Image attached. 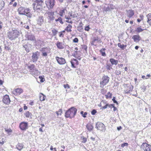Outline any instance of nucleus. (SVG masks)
Segmentation results:
<instances>
[{
  "label": "nucleus",
  "mask_w": 151,
  "mask_h": 151,
  "mask_svg": "<svg viewBox=\"0 0 151 151\" xmlns=\"http://www.w3.org/2000/svg\"><path fill=\"white\" fill-rule=\"evenodd\" d=\"M3 24L2 22L0 21V29H1L2 28V25Z\"/></svg>",
  "instance_id": "59"
},
{
  "label": "nucleus",
  "mask_w": 151,
  "mask_h": 151,
  "mask_svg": "<svg viewBox=\"0 0 151 151\" xmlns=\"http://www.w3.org/2000/svg\"><path fill=\"white\" fill-rule=\"evenodd\" d=\"M110 10V8L109 6L106 8H105L104 9V11H105L106 12L109 11Z\"/></svg>",
  "instance_id": "50"
},
{
  "label": "nucleus",
  "mask_w": 151,
  "mask_h": 151,
  "mask_svg": "<svg viewBox=\"0 0 151 151\" xmlns=\"http://www.w3.org/2000/svg\"><path fill=\"white\" fill-rule=\"evenodd\" d=\"M78 39L77 38H75L73 40V42L75 43H77L78 42Z\"/></svg>",
  "instance_id": "53"
},
{
  "label": "nucleus",
  "mask_w": 151,
  "mask_h": 151,
  "mask_svg": "<svg viewBox=\"0 0 151 151\" xmlns=\"http://www.w3.org/2000/svg\"><path fill=\"white\" fill-rule=\"evenodd\" d=\"M39 78L40 79V81L41 82H43L45 81V79L42 76H40L39 77Z\"/></svg>",
  "instance_id": "42"
},
{
  "label": "nucleus",
  "mask_w": 151,
  "mask_h": 151,
  "mask_svg": "<svg viewBox=\"0 0 151 151\" xmlns=\"http://www.w3.org/2000/svg\"><path fill=\"white\" fill-rule=\"evenodd\" d=\"M55 59L58 64L60 65H63L66 63L65 59L63 58L56 57Z\"/></svg>",
  "instance_id": "12"
},
{
  "label": "nucleus",
  "mask_w": 151,
  "mask_h": 151,
  "mask_svg": "<svg viewBox=\"0 0 151 151\" xmlns=\"http://www.w3.org/2000/svg\"><path fill=\"white\" fill-rule=\"evenodd\" d=\"M140 147L142 148L144 151H149L151 149V146L146 143H143L141 145Z\"/></svg>",
  "instance_id": "7"
},
{
  "label": "nucleus",
  "mask_w": 151,
  "mask_h": 151,
  "mask_svg": "<svg viewBox=\"0 0 151 151\" xmlns=\"http://www.w3.org/2000/svg\"><path fill=\"white\" fill-rule=\"evenodd\" d=\"M106 49L105 48L102 49L100 50V52L102 56H105L106 55V53L105 52V50Z\"/></svg>",
  "instance_id": "35"
},
{
  "label": "nucleus",
  "mask_w": 151,
  "mask_h": 151,
  "mask_svg": "<svg viewBox=\"0 0 151 151\" xmlns=\"http://www.w3.org/2000/svg\"><path fill=\"white\" fill-rule=\"evenodd\" d=\"M144 29H142L141 27H137L135 30L138 33H139L143 31Z\"/></svg>",
  "instance_id": "36"
},
{
  "label": "nucleus",
  "mask_w": 151,
  "mask_h": 151,
  "mask_svg": "<svg viewBox=\"0 0 151 151\" xmlns=\"http://www.w3.org/2000/svg\"><path fill=\"white\" fill-rule=\"evenodd\" d=\"M106 98L107 99L108 98L111 99L112 98V94L110 92H108L107 94L105 95Z\"/></svg>",
  "instance_id": "34"
},
{
  "label": "nucleus",
  "mask_w": 151,
  "mask_h": 151,
  "mask_svg": "<svg viewBox=\"0 0 151 151\" xmlns=\"http://www.w3.org/2000/svg\"><path fill=\"white\" fill-rule=\"evenodd\" d=\"M146 17L147 18V23L150 25H151V14L149 13L148 14L147 16Z\"/></svg>",
  "instance_id": "27"
},
{
  "label": "nucleus",
  "mask_w": 151,
  "mask_h": 151,
  "mask_svg": "<svg viewBox=\"0 0 151 151\" xmlns=\"http://www.w3.org/2000/svg\"><path fill=\"white\" fill-rule=\"evenodd\" d=\"M115 97H113V99H112V100L113 101L114 103H116L117 104H118V103L115 100Z\"/></svg>",
  "instance_id": "49"
},
{
  "label": "nucleus",
  "mask_w": 151,
  "mask_h": 151,
  "mask_svg": "<svg viewBox=\"0 0 151 151\" xmlns=\"http://www.w3.org/2000/svg\"><path fill=\"white\" fill-rule=\"evenodd\" d=\"M65 18L66 19H68V20L69 19H71V18L70 17H67L66 16H65Z\"/></svg>",
  "instance_id": "60"
},
{
  "label": "nucleus",
  "mask_w": 151,
  "mask_h": 151,
  "mask_svg": "<svg viewBox=\"0 0 151 151\" xmlns=\"http://www.w3.org/2000/svg\"><path fill=\"white\" fill-rule=\"evenodd\" d=\"M24 148V145L21 143H18L16 146V149L19 151H21Z\"/></svg>",
  "instance_id": "23"
},
{
  "label": "nucleus",
  "mask_w": 151,
  "mask_h": 151,
  "mask_svg": "<svg viewBox=\"0 0 151 151\" xmlns=\"http://www.w3.org/2000/svg\"><path fill=\"white\" fill-rule=\"evenodd\" d=\"M63 86L64 87V88H70L69 85L68 84L64 85Z\"/></svg>",
  "instance_id": "47"
},
{
  "label": "nucleus",
  "mask_w": 151,
  "mask_h": 151,
  "mask_svg": "<svg viewBox=\"0 0 151 151\" xmlns=\"http://www.w3.org/2000/svg\"><path fill=\"white\" fill-rule=\"evenodd\" d=\"M19 34L20 32L19 31L15 29L9 32L8 35V37L11 40H13L17 37Z\"/></svg>",
  "instance_id": "2"
},
{
  "label": "nucleus",
  "mask_w": 151,
  "mask_h": 151,
  "mask_svg": "<svg viewBox=\"0 0 151 151\" xmlns=\"http://www.w3.org/2000/svg\"><path fill=\"white\" fill-rule=\"evenodd\" d=\"M46 96L42 93H40V99L41 101H44L45 100Z\"/></svg>",
  "instance_id": "30"
},
{
  "label": "nucleus",
  "mask_w": 151,
  "mask_h": 151,
  "mask_svg": "<svg viewBox=\"0 0 151 151\" xmlns=\"http://www.w3.org/2000/svg\"><path fill=\"white\" fill-rule=\"evenodd\" d=\"M5 131L7 132L8 133H11L12 132V130L11 129H5Z\"/></svg>",
  "instance_id": "51"
},
{
  "label": "nucleus",
  "mask_w": 151,
  "mask_h": 151,
  "mask_svg": "<svg viewBox=\"0 0 151 151\" xmlns=\"http://www.w3.org/2000/svg\"><path fill=\"white\" fill-rule=\"evenodd\" d=\"M44 4L43 0H36L32 4L34 9H40L42 7Z\"/></svg>",
  "instance_id": "3"
},
{
  "label": "nucleus",
  "mask_w": 151,
  "mask_h": 151,
  "mask_svg": "<svg viewBox=\"0 0 151 151\" xmlns=\"http://www.w3.org/2000/svg\"><path fill=\"white\" fill-rule=\"evenodd\" d=\"M35 65L33 64L27 65V68L30 70L31 73L32 75L35 74V73L33 72V70H35V71H36V70L35 69Z\"/></svg>",
  "instance_id": "18"
},
{
  "label": "nucleus",
  "mask_w": 151,
  "mask_h": 151,
  "mask_svg": "<svg viewBox=\"0 0 151 151\" xmlns=\"http://www.w3.org/2000/svg\"><path fill=\"white\" fill-rule=\"evenodd\" d=\"M63 33H62V32H60V34L59 35V37H63Z\"/></svg>",
  "instance_id": "63"
},
{
  "label": "nucleus",
  "mask_w": 151,
  "mask_h": 151,
  "mask_svg": "<svg viewBox=\"0 0 151 151\" xmlns=\"http://www.w3.org/2000/svg\"><path fill=\"white\" fill-rule=\"evenodd\" d=\"M115 73L117 75H119L121 74V71L120 70H116L115 71Z\"/></svg>",
  "instance_id": "46"
},
{
  "label": "nucleus",
  "mask_w": 151,
  "mask_h": 151,
  "mask_svg": "<svg viewBox=\"0 0 151 151\" xmlns=\"http://www.w3.org/2000/svg\"><path fill=\"white\" fill-rule=\"evenodd\" d=\"M52 32L54 35H55L57 32V31L55 29H53L52 30Z\"/></svg>",
  "instance_id": "43"
},
{
  "label": "nucleus",
  "mask_w": 151,
  "mask_h": 151,
  "mask_svg": "<svg viewBox=\"0 0 151 151\" xmlns=\"http://www.w3.org/2000/svg\"><path fill=\"white\" fill-rule=\"evenodd\" d=\"M4 48L5 49L9 50L10 49V47H9L8 46H6V45H5V47H4Z\"/></svg>",
  "instance_id": "58"
},
{
  "label": "nucleus",
  "mask_w": 151,
  "mask_h": 151,
  "mask_svg": "<svg viewBox=\"0 0 151 151\" xmlns=\"http://www.w3.org/2000/svg\"><path fill=\"white\" fill-rule=\"evenodd\" d=\"M140 17L142 19H137V21L138 22H140L141 21V20L142 19L143 17V16L142 15V16H140Z\"/></svg>",
  "instance_id": "55"
},
{
  "label": "nucleus",
  "mask_w": 151,
  "mask_h": 151,
  "mask_svg": "<svg viewBox=\"0 0 151 151\" xmlns=\"http://www.w3.org/2000/svg\"><path fill=\"white\" fill-rule=\"evenodd\" d=\"M54 12H46L45 14V16L48 20V22L50 21H53L55 19V17H54Z\"/></svg>",
  "instance_id": "5"
},
{
  "label": "nucleus",
  "mask_w": 151,
  "mask_h": 151,
  "mask_svg": "<svg viewBox=\"0 0 151 151\" xmlns=\"http://www.w3.org/2000/svg\"><path fill=\"white\" fill-rule=\"evenodd\" d=\"M89 28L88 26L86 27L85 28V30L86 31H88L89 30Z\"/></svg>",
  "instance_id": "61"
},
{
  "label": "nucleus",
  "mask_w": 151,
  "mask_h": 151,
  "mask_svg": "<svg viewBox=\"0 0 151 151\" xmlns=\"http://www.w3.org/2000/svg\"><path fill=\"white\" fill-rule=\"evenodd\" d=\"M126 85L127 86V87H126L124 91V92L126 93H130L132 91L133 87L132 85L126 84Z\"/></svg>",
  "instance_id": "14"
},
{
  "label": "nucleus",
  "mask_w": 151,
  "mask_h": 151,
  "mask_svg": "<svg viewBox=\"0 0 151 151\" xmlns=\"http://www.w3.org/2000/svg\"><path fill=\"white\" fill-rule=\"evenodd\" d=\"M109 79L107 76H104L102 78V81L100 82V87L103 88L109 82Z\"/></svg>",
  "instance_id": "4"
},
{
  "label": "nucleus",
  "mask_w": 151,
  "mask_h": 151,
  "mask_svg": "<svg viewBox=\"0 0 151 151\" xmlns=\"http://www.w3.org/2000/svg\"><path fill=\"white\" fill-rule=\"evenodd\" d=\"M26 37L27 40L32 41H35L36 40L34 35L32 34L28 33L26 35Z\"/></svg>",
  "instance_id": "13"
},
{
  "label": "nucleus",
  "mask_w": 151,
  "mask_h": 151,
  "mask_svg": "<svg viewBox=\"0 0 151 151\" xmlns=\"http://www.w3.org/2000/svg\"><path fill=\"white\" fill-rule=\"evenodd\" d=\"M30 113L29 111H27L24 114V115L25 116L27 117H29L30 115Z\"/></svg>",
  "instance_id": "44"
},
{
  "label": "nucleus",
  "mask_w": 151,
  "mask_h": 151,
  "mask_svg": "<svg viewBox=\"0 0 151 151\" xmlns=\"http://www.w3.org/2000/svg\"><path fill=\"white\" fill-rule=\"evenodd\" d=\"M25 13L29 12L30 9L28 8H27L26 9H25Z\"/></svg>",
  "instance_id": "57"
},
{
  "label": "nucleus",
  "mask_w": 151,
  "mask_h": 151,
  "mask_svg": "<svg viewBox=\"0 0 151 151\" xmlns=\"http://www.w3.org/2000/svg\"><path fill=\"white\" fill-rule=\"evenodd\" d=\"M42 52H46L49 53L50 52V49L47 48H43L41 50Z\"/></svg>",
  "instance_id": "29"
},
{
  "label": "nucleus",
  "mask_w": 151,
  "mask_h": 151,
  "mask_svg": "<svg viewBox=\"0 0 151 151\" xmlns=\"http://www.w3.org/2000/svg\"><path fill=\"white\" fill-rule=\"evenodd\" d=\"M128 145V144L127 143H124L122 144L121 146L122 147H124V146H127Z\"/></svg>",
  "instance_id": "56"
},
{
  "label": "nucleus",
  "mask_w": 151,
  "mask_h": 151,
  "mask_svg": "<svg viewBox=\"0 0 151 151\" xmlns=\"http://www.w3.org/2000/svg\"><path fill=\"white\" fill-rule=\"evenodd\" d=\"M96 42H101V41L100 39L98 37H93V40L91 42V44L92 45H94V43ZM96 46V45H95Z\"/></svg>",
  "instance_id": "21"
},
{
  "label": "nucleus",
  "mask_w": 151,
  "mask_h": 151,
  "mask_svg": "<svg viewBox=\"0 0 151 151\" xmlns=\"http://www.w3.org/2000/svg\"><path fill=\"white\" fill-rule=\"evenodd\" d=\"M24 15H26L27 17L29 18H31L32 16V14L30 12L25 13Z\"/></svg>",
  "instance_id": "39"
},
{
  "label": "nucleus",
  "mask_w": 151,
  "mask_h": 151,
  "mask_svg": "<svg viewBox=\"0 0 151 151\" xmlns=\"http://www.w3.org/2000/svg\"><path fill=\"white\" fill-rule=\"evenodd\" d=\"M23 90L21 88H18L14 89L12 91V93L15 95H19L22 93Z\"/></svg>",
  "instance_id": "16"
},
{
  "label": "nucleus",
  "mask_w": 151,
  "mask_h": 151,
  "mask_svg": "<svg viewBox=\"0 0 151 151\" xmlns=\"http://www.w3.org/2000/svg\"><path fill=\"white\" fill-rule=\"evenodd\" d=\"M96 127L98 130L101 131H104L105 130V126L101 122H98L96 124Z\"/></svg>",
  "instance_id": "9"
},
{
  "label": "nucleus",
  "mask_w": 151,
  "mask_h": 151,
  "mask_svg": "<svg viewBox=\"0 0 151 151\" xmlns=\"http://www.w3.org/2000/svg\"><path fill=\"white\" fill-rule=\"evenodd\" d=\"M43 17L40 16V17L38 19L37 22V24L41 26L43 22Z\"/></svg>",
  "instance_id": "25"
},
{
  "label": "nucleus",
  "mask_w": 151,
  "mask_h": 151,
  "mask_svg": "<svg viewBox=\"0 0 151 151\" xmlns=\"http://www.w3.org/2000/svg\"><path fill=\"white\" fill-rule=\"evenodd\" d=\"M83 138V140L82 142L83 143H86L87 141V138L83 137H81Z\"/></svg>",
  "instance_id": "45"
},
{
  "label": "nucleus",
  "mask_w": 151,
  "mask_h": 151,
  "mask_svg": "<svg viewBox=\"0 0 151 151\" xmlns=\"http://www.w3.org/2000/svg\"><path fill=\"white\" fill-rule=\"evenodd\" d=\"M25 9L24 8L22 7H20L19 8L18 10L19 13L21 15H24L25 13Z\"/></svg>",
  "instance_id": "22"
},
{
  "label": "nucleus",
  "mask_w": 151,
  "mask_h": 151,
  "mask_svg": "<svg viewBox=\"0 0 151 151\" xmlns=\"http://www.w3.org/2000/svg\"><path fill=\"white\" fill-rule=\"evenodd\" d=\"M87 127L88 129L90 130H92L93 128V127L91 125H89L88 126H87Z\"/></svg>",
  "instance_id": "48"
},
{
  "label": "nucleus",
  "mask_w": 151,
  "mask_h": 151,
  "mask_svg": "<svg viewBox=\"0 0 151 151\" xmlns=\"http://www.w3.org/2000/svg\"><path fill=\"white\" fill-rule=\"evenodd\" d=\"M57 47L59 49H63L65 45L62 42H57L56 44Z\"/></svg>",
  "instance_id": "24"
},
{
  "label": "nucleus",
  "mask_w": 151,
  "mask_h": 151,
  "mask_svg": "<svg viewBox=\"0 0 151 151\" xmlns=\"http://www.w3.org/2000/svg\"><path fill=\"white\" fill-rule=\"evenodd\" d=\"M31 45L28 43L23 45V47L27 52H29L30 49L31 48Z\"/></svg>",
  "instance_id": "20"
},
{
  "label": "nucleus",
  "mask_w": 151,
  "mask_h": 151,
  "mask_svg": "<svg viewBox=\"0 0 151 151\" xmlns=\"http://www.w3.org/2000/svg\"><path fill=\"white\" fill-rule=\"evenodd\" d=\"M96 111L95 110H93L91 112V113L92 115H94L96 113Z\"/></svg>",
  "instance_id": "52"
},
{
  "label": "nucleus",
  "mask_w": 151,
  "mask_h": 151,
  "mask_svg": "<svg viewBox=\"0 0 151 151\" xmlns=\"http://www.w3.org/2000/svg\"><path fill=\"white\" fill-rule=\"evenodd\" d=\"M118 46L122 49H124V47H126V45H121L120 43H119L118 44Z\"/></svg>",
  "instance_id": "38"
},
{
  "label": "nucleus",
  "mask_w": 151,
  "mask_h": 151,
  "mask_svg": "<svg viewBox=\"0 0 151 151\" xmlns=\"http://www.w3.org/2000/svg\"><path fill=\"white\" fill-rule=\"evenodd\" d=\"M72 27V26L70 24H68L67 27L65 29V30L68 32H70L72 31L71 29Z\"/></svg>",
  "instance_id": "28"
},
{
  "label": "nucleus",
  "mask_w": 151,
  "mask_h": 151,
  "mask_svg": "<svg viewBox=\"0 0 151 151\" xmlns=\"http://www.w3.org/2000/svg\"><path fill=\"white\" fill-rule=\"evenodd\" d=\"M55 0H47L45 1V4L49 9L53 8L55 5Z\"/></svg>",
  "instance_id": "6"
},
{
  "label": "nucleus",
  "mask_w": 151,
  "mask_h": 151,
  "mask_svg": "<svg viewBox=\"0 0 151 151\" xmlns=\"http://www.w3.org/2000/svg\"><path fill=\"white\" fill-rule=\"evenodd\" d=\"M2 101L3 102L6 104H9L10 102L9 96L7 95H6L3 96Z\"/></svg>",
  "instance_id": "15"
},
{
  "label": "nucleus",
  "mask_w": 151,
  "mask_h": 151,
  "mask_svg": "<svg viewBox=\"0 0 151 151\" xmlns=\"http://www.w3.org/2000/svg\"><path fill=\"white\" fill-rule=\"evenodd\" d=\"M100 106L102 107V108L104 109H106L108 106L109 107H113V106H114V104H112L109 105L108 104L106 103L105 101H103L101 102Z\"/></svg>",
  "instance_id": "10"
},
{
  "label": "nucleus",
  "mask_w": 151,
  "mask_h": 151,
  "mask_svg": "<svg viewBox=\"0 0 151 151\" xmlns=\"http://www.w3.org/2000/svg\"><path fill=\"white\" fill-rule=\"evenodd\" d=\"M110 61L112 65H116L118 63V61L114 60L113 58H111L110 60Z\"/></svg>",
  "instance_id": "31"
},
{
  "label": "nucleus",
  "mask_w": 151,
  "mask_h": 151,
  "mask_svg": "<svg viewBox=\"0 0 151 151\" xmlns=\"http://www.w3.org/2000/svg\"><path fill=\"white\" fill-rule=\"evenodd\" d=\"M134 14V12L132 10H129L127 11V16L129 18L131 17Z\"/></svg>",
  "instance_id": "26"
},
{
  "label": "nucleus",
  "mask_w": 151,
  "mask_h": 151,
  "mask_svg": "<svg viewBox=\"0 0 151 151\" xmlns=\"http://www.w3.org/2000/svg\"><path fill=\"white\" fill-rule=\"evenodd\" d=\"M78 30H79V31H81V30H82V27H78Z\"/></svg>",
  "instance_id": "64"
},
{
  "label": "nucleus",
  "mask_w": 151,
  "mask_h": 151,
  "mask_svg": "<svg viewBox=\"0 0 151 151\" xmlns=\"http://www.w3.org/2000/svg\"><path fill=\"white\" fill-rule=\"evenodd\" d=\"M71 66L73 68H76L75 65H77L78 64V61L75 59H72L70 61Z\"/></svg>",
  "instance_id": "17"
},
{
  "label": "nucleus",
  "mask_w": 151,
  "mask_h": 151,
  "mask_svg": "<svg viewBox=\"0 0 151 151\" xmlns=\"http://www.w3.org/2000/svg\"><path fill=\"white\" fill-rule=\"evenodd\" d=\"M66 22L70 24H72L73 22L72 21H69L68 20H67L66 21Z\"/></svg>",
  "instance_id": "62"
},
{
  "label": "nucleus",
  "mask_w": 151,
  "mask_h": 151,
  "mask_svg": "<svg viewBox=\"0 0 151 151\" xmlns=\"http://www.w3.org/2000/svg\"><path fill=\"white\" fill-rule=\"evenodd\" d=\"M19 127L22 130H25L28 128V123L26 122H23L20 124Z\"/></svg>",
  "instance_id": "11"
},
{
  "label": "nucleus",
  "mask_w": 151,
  "mask_h": 151,
  "mask_svg": "<svg viewBox=\"0 0 151 151\" xmlns=\"http://www.w3.org/2000/svg\"><path fill=\"white\" fill-rule=\"evenodd\" d=\"M132 39L134 40V41L137 42L141 40V37L139 35H135L132 37Z\"/></svg>",
  "instance_id": "19"
},
{
  "label": "nucleus",
  "mask_w": 151,
  "mask_h": 151,
  "mask_svg": "<svg viewBox=\"0 0 151 151\" xmlns=\"http://www.w3.org/2000/svg\"><path fill=\"white\" fill-rule=\"evenodd\" d=\"M55 21L56 22L59 21L62 24L63 23V22L62 21V19L61 17H59L58 19H56Z\"/></svg>",
  "instance_id": "37"
},
{
  "label": "nucleus",
  "mask_w": 151,
  "mask_h": 151,
  "mask_svg": "<svg viewBox=\"0 0 151 151\" xmlns=\"http://www.w3.org/2000/svg\"><path fill=\"white\" fill-rule=\"evenodd\" d=\"M40 55L37 52H33L31 60L33 63H35L37 60Z\"/></svg>",
  "instance_id": "8"
},
{
  "label": "nucleus",
  "mask_w": 151,
  "mask_h": 151,
  "mask_svg": "<svg viewBox=\"0 0 151 151\" xmlns=\"http://www.w3.org/2000/svg\"><path fill=\"white\" fill-rule=\"evenodd\" d=\"M62 112V110L61 109H60L58 111H56V113L57 114V116H58L59 115H61Z\"/></svg>",
  "instance_id": "40"
},
{
  "label": "nucleus",
  "mask_w": 151,
  "mask_h": 151,
  "mask_svg": "<svg viewBox=\"0 0 151 151\" xmlns=\"http://www.w3.org/2000/svg\"><path fill=\"white\" fill-rule=\"evenodd\" d=\"M81 114L83 117L86 118V115L87 114V113L86 112H85L84 113L83 111H82L81 112Z\"/></svg>",
  "instance_id": "41"
},
{
  "label": "nucleus",
  "mask_w": 151,
  "mask_h": 151,
  "mask_svg": "<svg viewBox=\"0 0 151 151\" xmlns=\"http://www.w3.org/2000/svg\"><path fill=\"white\" fill-rule=\"evenodd\" d=\"M68 14L70 17H72L73 18L77 17L78 16V14H73L72 12H70Z\"/></svg>",
  "instance_id": "33"
},
{
  "label": "nucleus",
  "mask_w": 151,
  "mask_h": 151,
  "mask_svg": "<svg viewBox=\"0 0 151 151\" xmlns=\"http://www.w3.org/2000/svg\"><path fill=\"white\" fill-rule=\"evenodd\" d=\"M66 10V9L65 8L63 10H61L59 12L60 15L61 17H63L65 14V11Z\"/></svg>",
  "instance_id": "32"
},
{
  "label": "nucleus",
  "mask_w": 151,
  "mask_h": 151,
  "mask_svg": "<svg viewBox=\"0 0 151 151\" xmlns=\"http://www.w3.org/2000/svg\"><path fill=\"white\" fill-rule=\"evenodd\" d=\"M42 55L43 56L45 57H46L47 56V53L46 52H42Z\"/></svg>",
  "instance_id": "54"
},
{
  "label": "nucleus",
  "mask_w": 151,
  "mask_h": 151,
  "mask_svg": "<svg viewBox=\"0 0 151 151\" xmlns=\"http://www.w3.org/2000/svg\"><path fill=\"white\" fill-rule=\"evenodd\" d=\"M77 109L74 107H72L69 109L65 113V116L66 118L73 117L76 115Z\"/></svg>",
  "instance_id": "1"
}]
</instances>
